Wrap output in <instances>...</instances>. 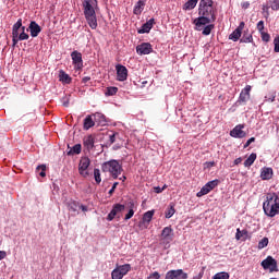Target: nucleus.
I'll return each mask as SVG.
<instances>
[{
	"label": "nucleus",
	"instance_id": "36",
	"mask_svg": "<svg viewBox=\"0 0 279 279\" xmlns=\"http://www.w3.org/2000/svg\"><path fill=\"white\" fill-rule=\"evenodd\" d=\"M117 93H119V88L118 87H107L105 95L107 97H112L114 96Z\"/></svg>",
	"mask_w": 279,
	"mask_h": 279
},
{
	"label": "nucleus",
	"instance_id": "6",
	"mask_svg": "<svg viewBox=\"0 0 279 279\" xmlns=\"http://www.w3.org/2000/svg\"><path fill=\"white\" fill-rule=\"evenodd\" d=\"M90 167V158L82 157L78 163V173L83 178H88V168Z\"/></svg>",
	"mask_w": 279,
	"mask_h": 279
},
{
	"label": "nucleus",
	"instance_id": "15",
	"mask_svg": "<svg viewBox=\"0 0 279 279\" xmlns=\"http://www.w3.org/2000/svg\"><path fill=\"white\" fill-rule=\"evenodd\" d=\"M21 26H22V19H19L17 22L12 27L13 47L19 45V41L21 40V39H19V29H21Z\"/></svg>",
	"mask_w": 279,
	"mask_h": 279
},
{
	"label": "nucleus",
	"instance_id": "14",
	"mask_svg": "<svg viewBox=\"0 0 279 279\" xmlns=\"http://www.w3.org/2000/svg\"><path fill=\"white\" fill-rule=\"evenodd\" d=\"M243 29H245V22H241L239 26L229 35V40L236 43L241 38Z\"/></svg>",
	"mask_w": 279,
	"mask_h": 279
},
{
	"label": "nucleus",
	"instance_id": "48",
	"mask_svg": "<svg viewBox=\"0 0 279 279\" xmlns=\"http://www.w3.org/2000/svg\"><path fill=\"white\" fill-rule=\"evenodd\" d=\"M275 53H279V36L274 39Z\"/></svg>",
	"mask_w": 279,
	"mask_h": 279
},
{
	"label": "nucleus",
	"instance_id": "40",
	"mask_svg": "<svg viewBox=\"0 0 279 279\" xmlns=\"http://www.w3.org/2000/svg\"><path fill=\"white\" fill-rule=\"evenodd\" d=\"M213 279H230V274L222 271L214 275Z\"/></svg>",
	"mask_w": 279,
	"mask_h": 279
},
{
	"label": "nucleus",
	"instance_id": "19",
	"mask_svg": "<svg viewBox=\"0 0 279 279\" xmlns=\"http://www.w3.org/2000/svg\"><path fill=\"white\" fill-rule=\"evenodd\" d=\"M124 206L129 208V211L124 217V221H130V219L134 217V213L136 210V203L133 199H130Z\"/></svg>",
	"mask_w": 279,
	"mask_h": 279
},
{
	"label": "nucleus",
	"instance_id": "38",
	"mask_svg": "<svg viewBox=\"0 0 279 279\" xmlns=\"http://www.w3.org/2000/svg\"><path fill=\"white\" fill-rule=\"evenodd\" d=\"M269 245V238H263L259 242H258V250H265V247H267Z\"/></svg>",
	"mask_w": 279,
	"mask_h": 279
},
{
	"label": "nucleus",
	"instance_id": "55",
	"mask_svg": "<svg viewBox=\"0 0 279 279\" xmlns=\"http://www.w3.org/2000/svg\"><path fill=\"white\" fill-rule=\"evenodd\" d=\"M116 71H128V68H125L124 65L118 64L116 65Z\"/></svg>",
	"mask_w": 279,
	"mask_h": 279
},
{
	"label": "nucleus",
	"instance_id": "60",
	"mask_svg": "<svg viewBox=\"0 0 279 279\" xmlns=\"http://www.w3.org/2000/svg\"><path fill=\"white\" fill-rule=\"evenodd\" d=\"M241 162H243V159L241 157L234 160V165H241Z\"/></svg>",
	"mask_w": 279,
	"mask_h": 279
},
{
	"label": "nucleus",
	"instance_id": "32",
	"mask_svg": "<svg viewBox=\"0 0 279 279\" xmlns=\"http://www.w3.org/2000/svg\"><path fill=\"white\" fill-rule=\"evenodd\" d=\"M197 5V0H189L184 3L183 10H195Z\"/></svg>",
	"mask_w": 279,
	"mask_h": 279
},
{
	"label": "nucleus",
	"instance_id": "4",
	"mask_svg": "<svg viewBox=\"0 0 279 279\" xmlns=\"http://www.w3.org/2000/svg\"><path fill=\"white\" fill-rule=\"evenodd\" d=\"M101 169L105 173H111L113 180H117V178H119V175H121V173L123 172V167L120 166L119 161L114 159L102 163Z\"/></svg>",
	"mask_w": 279,
	"mask_h": 279
},
{
	"label": "nucleus",
	"instance_id": "24",
	"mask_svg": "<svg viewBox=\"0 0 279 279\" xmlns=\"http://www.w3.org/2000/svg\"><path fill=\"white\" fill-rule=\"evenodd\" d=\"M95 120L93 119V116H87L85 119H84V124H83V128L84 130H90V128H95Z\"/></svg>",
	"mask_w": 279,
	"mask_h": 279
},
{
	"label": "nucleus",
	"instance_id": "49",
	"mask_svg": "<svg viewBox=\"0 0 279 279\" xmlns=\"http://www.w3.org/2000/svg\"><path fill=\"white\" fill-rule=\"evenodd\" d=\"M264 29H265V22H264V21H259V22L257 23V31H258L259 34H260V33L265 32Z\"/></svg>",
	"mask_w": 279,
	"mask_h": 279
},
{
	"label": "nucleus",
	"instance_id": "5",
	"mask_svg": "<svg viewBox=\"0 0 279 279\" xmlns=\"http://www.w3.org/2000/svg\"><path fill=\"white\" fill-rule=\"evenodd\" d=\"M217 186H219V179L209 181L201 189L199 192H197L196 196L204 197V195H208V193H210V191H213L214 189H217Z\"/></svg>",
	"mask_w": 279,
	"mask_h": 279
},
{
	"label": "nucleus",
	"instance_id": "18",
	"mask_svg": "<svg viewBox=\"0 0 279 279\" xmlns=\"http://www.w3.org/2000/svg\"><path fill=\"white\" fill-rule=\"evenodd\" d=\"M26 32H31L32 38H37L38 34L43 32V28L38 23H36V21H32Z\"/></svg>",
	"mask_w": 279,
	"mask_h": 279
},
{
	"label": "nucleus",
	"instance_id": "16",
	"mask_svg": "<svg viewBox=\"0 0 279 279\" xmlns=\"http://www.w3.org/2000/svg\"><path fill=\"white\" fill-rule=\"evenodd\" d=\"M83 147L85 151L90 154V150L95 148V136L87 135L83 138Z\"/></svg>",
	"mask_w": 279,
	"mask_h": 279
},
{
	"label": "nucleus",
	"instance_id": "58",
	"mask_svg": "<svg viewBox=\"0 0 279 279\" xmlns=\"http://www.w3.org/2000/svg\"><path fill=\"white\" fill-rule=\"evenodd\" d=\"M5 256H7L5 251H0V260H3Z\"/></svg>",
	"mask_w": 279,
	"mask_h": 279
},
{
	"label": "nucleus",
	"instance_id": "28",
	"mask_svg": "<svg viewBox=\"0 0 279 279\" xmlns=\"http://www.w3.org/2000/svg\"><path fill=\"white\" fill-rule=\"evenodd\" d=\"M118 269L120 270V274L124 277V276H128L130 271H132V266L130 264H124V265L118 266Z\"/></svg>",
	"mask_w": 279,
	"mask_h": 279
},
{
	"label": "nucleus",
	"instance_id": "37",
	"mask_svg": "<svg viewBox=\"0 0 279 279\" xmlns=\"http://www.w3.org/2000/svg\"><path fill=\"white\" fill-rule=\"evenodd\" d=\"M94 179L96 184H101V171L98 168L94 169Z\"/></svg>",
	"mask_w": 279,
	"mask_h": 279
},
{
	"label": "nucleus",
	"instance_id": "54",
	"mask_svg": "<svg viewBox=\"0 0 279 279\" xmlns=\"http://www.w3.org/2000/svg\"><path fill=\"white\" fill-rule=\"evenodd\" d=\"M117 186H119V182H114L112 187L109 191V195H112L114 193V191H117Z\"/></svg>",
	"mask_w": 279,
	"mask_h": 279
},
{
	"label": "nucleus",
	"instance_id": "26",
	"mask_svg": "<svg viewBox=\"0 0 279 279\" xmlns=\"http://www.w3.org/2000/svg\"><path fill=\"white\" fill-rule=\"evenodd\" d=\"M59 82H62V84H71L72 78L69 74H66L64 71H61L59 73Z\"/></svg>",
	"mask_w": 279,
	"mask_h": 279
},
{
	"label": "nucleus",
	"instance_id": "35",
	"mask_svg": "<svg viewBox=\"0 0 279 279\" xmlns=\"http://www.w3.org/2000/svg\"><path fill=\"white\" fill-rule=\"evenodd\" d=\"M94 121L96 122V123H106V116H104L102 113H100V112H97V113H95L94 114Z\"/></svg>",
	"mask_w": 279,
	"mask_h": 279
},
{
	"label": "nucleus",
	"instance_id": "7",
	"mask_svg": "<svg viewBox=\"0 0 279 279\" xmlns=\"http://www.w3.org/2000/svg\"><path fill=\"white\" fill-rule=\"evenodd\" d=\"M262 267L263 269H269L270 274H274V271H278V260L271 256H267V258L262 262Z\"/></svg>",
	"mask_w": 279,
	"mask_h": 279
},
{
	"label": "nucleus",
	"instance_id": "45",
	"mask_svg": "<svg viewBox=\"0 0 279 279\" xmlns=\"http://www.w3.org/2000/svg\"><path fill=\"white\" fill-rule=\"evenodd\" d=\"M259 34H260L262 40H263L264 43H269V40H271V36H270L268 33H266L265 31H263V32L259 33Z\"/></svg>",
	"mask_w": 279,
	"mask_h": 279
},
{
	"label": "nucleus",
	"instance_id": "43",
	"mask_svg": "<svg viewBox=\"0 0 279 279\" xmlns=\"http://www.w3.org/2000/svg\"><path fill=\"white\" fill-rule=\"evenodd\" d=\"M175 215V207L171 205L167 210H166V219H171V217Z\"/></svg>",
	"mask_w": 279,
	"mask_h": 279
},
{
	"label": "nucleus",
	"instance_id": "59",
	"mask_svg": "<svg viewBox=\"0 0 279 279\" xmlns=\"http://www.w3.org/2000/svg\"><path fill=\"white\" fill-rule=\"evenodd\" d=\"M83 84H86L87 82H90V76H85L82 80Z\"/></svg>",
	"mask_w": 279,
	"mask_h": 279
},
{
	"label": "nucleus",
	"instance_id": "52",
	"mask_svg": "<svg viewBox=\"0 0 279 279\" xmlns=\"http://www.w3.org/2000/svg\"><path fill=\"white\" fill-rule=\"evenodd\" d=\"M256 142V137H251L250 140H247V142L244 144V149H247L248 145H252V143Z\"/></svg>",
	"mask_w": 279,
	"mask_h": 279
},
{
	"label": "nucleus",
	"instance_id": "34",
	"mask_svg": "<svg viewBox=\"0 0 279 279\" xmlns=\"http://www.w3.org/2000/svg\"><path fill=\"white\" fill-rule=\"evenodd\" d=\"M118 82H125L128 80V71H117Z\"/></svg>",
	"mask_w": 279,
	"mask_h": 279
},
{
	"label": "nucleus",
	"instance_id": "12",
	"mask_svg": "<svg viewBox=\"0 0 279 279\" xmlns=\"http://www.w3.org/2000/svg\"><path fill=\"white\" fill-rule=\"evenodd\" d=\"M123 210H125V205L114 204L111 211L107 216V221H112L114 217H118L119 219V214L123 213Z\"/></svg>",
	"mask_w": 279,
	"mask_h": 279
},
{
	"label": "nucleus",
	"instance_id": "2",
	"mask_svg": "<svg viewBox=\"0 0 279 279\" xmlns=\"http://www.w3.org/2000/svg\"><path fill=\"white\" fill-rule=\"evenodd\" d=\"M263 210L267 217H276L279 214V197L276 193H268L263 204Z\"/></svg>",
	"mask_w": 279,
	"mask_h": 279
},
{
	"label": "nucleus",
	"instance_id": "63",
	"mask_svg": "<svg viewBox=\"0 0 279 279\" xmlns=\"http://www.w3.org/2000/svg\"><path fill=\"white\" fill-rule=\"evenodd\" d=\"M161 189H163V191H165V189H167V185H163Z\"/></svg>",
	"mask_w": 279,
	"mask_h": 279
},
{
	"label": "nucleus",
	"instance_id": "21",
	"mask_svg": "<svg viewBox=\"0 0 279 279\" xmlns=\"http://www.w3.org/2000/svg\"><path fill=\"white\" fill-rule=\"evenodd\" d=\"M155 23H156V20L154 19L148 20L145 24L142 25V28L137 31V34H149Z\"/></svg>",
	"mask_w": 279,
	"mask_h": 279
},
{
	"label": "nucleus",
	"instance_id": "29",
	"mask_svg": "<svg viewBox=\"0 0 279 279\" xmlns=\"http://www.w3.org/2000/svg\"><path fill=\"white\" fill-rule=\"evenodd\" d=\"M257 155L256 153H252L247 159L244 161V167H252L256 161Z\"/></svg>",
	"mask_w": 279,
	"mask_h": 279
},
{
	"label": "nucleus",
	"instance_id": "44",
	"mask_svg": "<svg viewBox=\"0 0 279 279\" xmlns=\"http://www.w3.org/2000/svg\"><path fill=\"white\" fill-rule=\"evenodd\" d=\"M37 171H40L39 172L40 178H46L47 166H45V165L38 166Z\"/></svg>",
	"mask_w": 279,
	"mask_h": 279
},
{
	"label": "nucleus",
	"instance_id": "31",
	"mask_svg": "<svg viewBox=\"0 0 279 279\" xmlns=\"http://www.w3.org/2000/svg\"><path fill=\"white\" fill-rule=\"evenodd\" d=\"M68 208L70 213H77L80 210V202L72 201L69 203Z\"/></svg>",
	"mask_w": 279,
	"mask_h": 279
},
{
	"label": "nucleus",
	"instance_id": "13",
	"mask_svg": "<svg viewBox=\"0 0 279 279\" xmlns=\"http://www.w3.org/2000/svg\"><path fill=\"white\" fill-rule=\"evenodd\" d=\"M189 275L182 269L170 270L166 274L165 279H187Z\"/></svg>",
	"mask_w": 279,
	"mask_h": 279
},
{
	"label": "nucleus",
	"instance_id": "39",
	"mask_svg": "<svg viewBox=\"0 0 279 279\" xmlns=\"http://www.w3.org/2000/svg\"><path fill=\"white\" fill-rule=\"evenodd\" d=\"M244 236H247V230L236 229L235 239L236 241H241Z\"/></svg>",
	"mask_w": 279,
	"mask_h": 279
},
{
	"label": "nucleus",
	"instance_id": "25",
	"mask_svg": "<svg viewBox=\"0 0 279 279\" xmlns=\"http://www.w3.org/2000/svg\"><path fill=\"white\" fill-rule=\"evenodd\" d=\"M156 211L153 210H148L143 215V223H147V226H149V223L151 222V219H154V214Z\"/></svg>",
	"mask_w": 279,
	"mask_h": 279
},
{
	"label": "nucleus",
	"instance_id": "64",
	"mask_svg": "<svg viewBox=\"0 0 279 279\" xmlns=\"http://www.w3.org/2000/svg\"><path fill=\"white\" fill-rule=\"evenodd\" d=\"M247 5H250V4H245V8H247Z\"/></svg>",
	"mask_w": 279,
	"mask_h": 279
},
{
	"label": "nucleus",
	"instance_id": "42",
	"mask_svg": "<svg viewBox=\"0 0 279 279\" xmlns=\"http://www.w3.org/2000/svg\"><path fill=\"white\" fill-rule=\"evenodd\" d=\"M111 278L112 279H123V275L121 274V271L119 270L118 267L112 270Z\"/></svg>",
	"mask_w": 279,
	"mask_h": 279
},
{
	"label": "nucleus",
	"instance_id": "33",
	"mask_svg": "<svg viewBox=\"0 0 279 279\" xmlns=\"http://www.w3.org/2000/svg\"><path fill=\"white\" fill-rule=\"evenodd\" d=\"M254 40V37H252V34L248 32H244L242 38L240 39V43H252Z\"/></svg>",
	"mask_w": 279,
	"mask_h": 279
},
{
	"label": "nucleus",
	"instance_id": "56",
	"mask_svg": "<svg viewBox=\"0 0 279 279\" xmlns=\"http://www.w3.org/2000/svg\"><path fill=\"white\" fill-rule=\"evenodd\" d=\"M78 210H82L83 213H88V206L78 205Z\"/></svg>",
	"mask_w": 279,
	"mask_h": 279
},
{
	"label": "nucleus",
	"instance_id": "46",
	"mask_svg": "<svg viewBox=\"0 0 279 279\" xmlns=\"http://www.w3.org/2000/svg\"><path fill=\"white\" fill-rule=\"evenodd\" d=\"M271 10L278 11L279 10V0H270L269 1Z\"/></svg>",
	"mask_w": 279,
	"mask_h": 279
},
{
	"label": "nucleus",
	"instance_id": "1",
	"mask_svg": "<svg viewBox=\"0 0 279 279\" xmlns=\"http://www.w3.org/2000/svg\"><path fill=\"white\" fill-rule=\"evenodd\" d=\"M83 14L90 29L97 27V10H99V4L97 0H83Z\"/></svg>",
	"mask_w": 279,
	"mask_h": 279
},
{
	"label": "nucleus",
	"instance_id": "8",
	"mask_svg": "<svg viewBox=\"0 0 279 279\" xmlns=\"http://www.w3.org/2000/svg\"><path fill=\"white\" fill-rule=\"evenodd\" d=\"M252 92V86L246 85L245 88L240 93V97L238 99L239 106H245L247 101H250V93Z\"/></svg>",
	"mask_w": 279,
	"mask_h": 279
},
{
	"label": "nucleus",
	"instance_id": "17",
	"mask_svg": "<svg viewBox=\"0 0 279 279\" xmlns=\"http://www.w3.org/2000/svg\"><path fill=\"white\" fill-rule=\"evenodd\" d=\"M71 58L75 69H82V66H84V61L82 60V53L80 51L74 50L71 53Z\"/></svg>",
	"mask_w": 279,
	"mask_h": 279
},
{
	"label": "nucleus",
	"instance_id": "62",
	"mask_svg": "<svg viewBox=\"0 0 279 279\" xmlns=\"http://www.w3.org/2000/svg\"><path fill=\"white\" fill-rule=\"evenodd\" d=\"M120 180H122V182H125V180H128V178L125 175H123L122 178H120Z\"/></svg>",
	"mask_w": 279,
	"mask_h": 279
},
{
	"label": "nucleus",
	"instance_id": "11",
	"mask_svg": "<svg viewBox=\"0 0 279 279\" xmlns=\"http://www.w3.org/2000/svg\"><path fill=\"white\" fill-rule=\"evenodd\" d=\"M210 23H215V20H210V17H206L205 15H199L193 21V24L198 32L202 31L201 27H203V25H210Z\"/></svg>",
	"mask_w": 279,
	"mask_h": 279
},
{
	"label": "nucleus",
	"instance_id": "41",
	"mask_svg": "<svg viewBox=\"0 0 279 279\" xmlns=\"http://www.w3.org/2000/svg\"><path fill=\"white\" fill-rule=\"evenodd\" d=\"M213 29H215V24H208L203 29V36H210V32H213Z\"/></svg>",
	"mask_w": 279,
	"mask_h": 279
},
{
	"label": "nucleus",
	"instance_id": "57",
	"mask_svg": "<svg viewBox=\"0 0 279 279\" xmlns=\"http://www.w3.org/2000/svg\"><path fill=\"white\" fill-rule=\"evenodd\" d=\"M155 193H162V191H165V189L160 187V186H156L154 187Z\"/></svg>",
	"mask_w": 279,
	"mask_h": 279
},
{
	"label": "nucleus",
	"instance_id": "9",
	"mask_svg": "<svg viewBox=\"0 0 279 279\" xmlns=\"http://www.w3.org/2000/svg\"><path fill=\"white\" fill-rule=\"evenodd\" d=\"M154 51V47L149 43H142L136 46V53L138 56H149Z\"/></svg>",
	"mask_w": 279,
	"mask_h": 279
},
{
	"label": "nucleus",
	"instance_id": "27",
	"mask_svg": "<svg viewBox=\"0 0 279 279\" xmlns=\"http://www.w3.org/2000/svg\"><path fill=\"white\" fill-rule=\"evenodd\" d=\"M17 38L19 40H29V35L25 33V26H21L17 31Z\"/></svg>",
	"mask_w": 279,
	"mask_h": 279
},
{
	"label": "nucleus",
	"instance_id": "53",
	"mask_svg": "<svg viewBox=\"0 0 279 279\" xmlns=\"http://www.w3.org/2000/svg\"><path fill=\"white\" fill-rule=\"evenodd\" d=\"M266 99H268V101H270V102L276 101V93L272 92V93L270 94V96H266Z\"/></svg>",
	"mask_w": 279,
	"mask_h": 279
},
{
	"label": "nucleus",
	"instance_id": "22",
	"mask_svg": "<svg viewBox=\"0 0 279 279\" xmlns=\"http://www.w3.org/2000/svg\"><path fill=\"white\" fill-rule=\"evenodd\" d=\"M274 178V169L271 168H263L260 171L262 180H271Z\"/></svg>",
	"mask_w": 279,
	"mask_h": 279
},
{
	"label": "nucleus",
	"instance_id": "23",
	"mask_svg": "<svg viewBox=\"0 0 279 279\" xmlns=\"http://www.w3.org/2000/svg\"><path fill=\"white\" fill-rule=\"evenodd\" d=\"M145 1L138 0L133 9V14L141 16V14H143V10H145Z\"/></svg>",
	"mask_w": 279,
	"mask_h": 279
},
{
	"label": "nucleus",
	"instance_id": "50",
	"mask_svg": "<svg viewBox=\"0 0 279 279\" xmlns=\"http://www.w3.org/2000/svg\"><path fill=\"white\" fill-rule=\"evenodd\" d=\"M116 141H117V133H112L111 135H109L110 145L114 144Z\"/></svg>",
	"mask_w": 279,
	"mask_h": 279
},
{
	"label": "nucleus",
	"instance_id": "3",
	"mask_svg": "<svg viewBox=\"0 0 279 279\" xmlns=\"http://www.w3.org/2000/svg\"><path fill=\"white\" fill-rule=\"evenodd\" d=\"M213 0H201L199 7H198V15L199 16H206L207 19H210L211 21H217V15L215 11Z\"/></svg>",
	"mask_w": 279,
	"mask_h": 279
},
{
	"label": "nucleus",
	"instance_id": "30",
	"mask_svg": "<svg viewBox=\"0 0 279 279\" xmlns=\"http://www.w3.org/2000/svg\"><path fill=\"white\" fill-rule=\"evenodd\" d=\"M73 154H82V144H75L69 151L68 156H73Z\"/></svg>",
	"mask_w": 279,
	"mask_h": 279
},
{
	"label": "nucleus",
	"instance_id": "51",
	"mask_svg": "<svg viewBox=\"0 0 279 279\" xmlns=\"http://www.w3.org/2000/svg\"><path fill=\"white\" fill-rule=\"evenodd\" d=\"M148 279H160V274L155 271L148 276Z\"/></svg>",
	"mask_w": 279,
	"mask_h": 279
},
{
	"label": "nucleus",
	"instance_id": "47",
	"mask_svg": "<svg viewBox=\"0 0 279 279\" xmlns=\"http://www.w3.org/2000/svg\"><path fill=\"white\" fill-rule=\"evenodd\" d=\"M70 101H71V96H64L61 98V102H62V106H64V108H69Z\"/></svg>",
	"mask_w": 279,
	"mask_h": 279
},
{
	"label": "nucleus",
	"instance_id": "10",
	"mask_svg": "<svg viewBox=\"0 0 279 279\" xmlns=\"http://www.w3.org/2000/svg\"><path fill=\"white\" fill-rule=\"evenodd\" d=\"M161 243L169 245L173 241V229L171 227H165L161 231Z\"/></svg>",
	"mask_w": 279,
	"mask_h": 279
},
{
	"label": "nucleus",
	"instance_id": "61",
	"mask_svg": "<svg viewBox=\"0 0 279 279\" xmlns=\"http://www.w3.org/2000/svg\"><path fill=\"white\" fill-rule=\"evenodd\" d=\"M207 167H213L215 165V161L206 162Z\"/></svg>",
	"mask_w": 279,
	"mask_h": 279
},
{
	"label": "nucleus",
	"instance_id": "20",
	"mask_svg": "<svg viewBox=\"0 0 279 279\" xmlns=\"http://www.w3.org/2000/svg\"><path fill=\"white\" fill-rule=\"evenodd\" d=\"M243 125L239 124L236 125L231 132H230V136H232V138H245L246 133L245 131H243Z\"/></svg>",
	"mask_w": 279,
	"mask_h": 279
}]
</instances>
